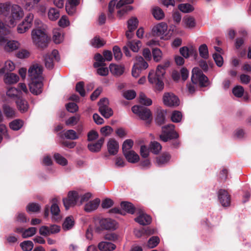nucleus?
I'll list each match as a JSON object with an SVG mask.
<instances>
[{
	"label": "nucleus",
	"instance_id": "nucleus-48",
	"mask_svg": "<svg viewBox=\"0 0 251 251\" xmlns=\"http://www.w3.org/2000/svg\"><path fill=\"white\" fill-rule=\"evenodd\" d=\"M30 51L25 49H22L18 50L16 53V56L19 59H26L29 57Z\"/></svg>",
	"mask_w": 251,
	"mask_h": 251
},
{
	"label": "nucleus",
	"instance_id": "nucleus-1",
	"mask_svg": "<svg viewBox=\"0 0 251 251\" xmlns=\"http://www.w3.org/2000/svg\"><path fill=\"white\" fill-rule=\"evenodd\" d=\"M169 65L170 62L167 61L164 65H159L155 72L154 71H151L149 74V82L154 85L157 90L161 91L164 88L163 77L165 73V69Z\"/></svg>",
	"mask_w": 251,
	"mask_h": 251
},
{
	"label": "nucleus",
	"instance_id": "nucleus-33",
	"mask_svg": "<svg viewBox=\"0 0 251 251\" xmlns=\"http://www.w3.org/2000/svg\"><path fill=\"white\" fill-rule=\"evenodd\" d=\"M80 134L81 131L79 129L77 130V132L73 129H69L64 133L66 138L73 140L78 139Z\"/></svg>",
	"mask_w": 251,
	"mask_h": 251
},
{
	"label": "nucleus",
	"instance_id": "nucleus-62",
	"mask_svg": "<svg viewBox=\"0 0 251 251\" xmlns=\"http://www.w3.org/2000/svg\"><path fill=\"white\" fill-rule=\"evenodd\" d=\"M182 115L181 113L178 111H174L171 116V120L174 123L180 122L181 120Z\"/></svg>",
	"mask_w": 251,
	"mask_h": 251
},
{
	"label": "nucleus",
	"instance_id": "nucleus-60",
	"mask_svg": "<svg viewBox=\"0 0 251 251\" xmlns=\"http://www.w3.org/2000/svg\"><path fill=\"white\" fill-rule=\"evenodd\" d=\"M70 24L69 20L67 16H62L58 21V25L63 28L68 26Z\"/></svg>",
	"mask_w": 251,
	"mask_h": 251
},
{
	"label": "nucleus",
	"instance_id": "nucleus-11",
	"mask_svg": "<svg viewBox=\"0 0 251 251\" xmlns=\"http://www.w3.org/2000/svg\"><path fill=\"white\" fill-rule=\"evenodd\" d=\"M43 68L39 64H34L28 69V76L30 80H42Z\"/></svg>",
	"mask_w": 251,
	"mask_h": 251
},
{
	"label": "nucleus",
	"instance_id": "nucleus-55",
	"mask_svg": "<svg viewBox=\"0 0 251 251\" xmlns=\"http://www.w3.org/2000/svg\"><path fill=\"white\" fill-rule=\"evenodd\" d=\"M36 232V228L34 227H31L28 229H25L22 234V237L24 238H27L33 236Z\"/></svg>",
	"mask_w": 251,
	"mask_h": 251
},
{
	"label": "nucleus",
	"instance_id": "nucleus-37",
	"mask_svg": "<svg viewBox=\"0 0 251 251\" xmlns=\"http://www.w3.org/2000/svg\"><path fill=\"white\" fill-rule=\"evenodd\" d=\"M104 142V139L101 138L95 144H90L88 145L89 150L92 152L99 151Z\"/></svg>",
	"mask_w": 251,
	"mask_h": 251
},
{
	"label": "nucleus",
	"instance_id": "nucleus-26",
	"mask_svg": "<svg viewBox=\"0 0 251 251\" xmlns=\"http://www.w3.org/2000/svg\"><path fill=\"white\" fill-rule=\"evenodd\" d=\"M110 72L115 76H119L121 75L125 71V67L122 65L111 64L109 66Z\"/></svg>",
	"mask_w": 251,
	"mask_h": 251
},
{
	"label": "nucleus",
	"instance_id": "nucleus-36",
	"mask_svg": "<svg viewBox=\"0 0 251 251\" xmlns=\"http://www.w3.org/2000/svg\"><path fill=\"white\" fill-rule=\"evenodd\" d=\"M121 206L123 209L132 214L136 213V210L139 209L135 208L131 203L126 201L121 202Z\"/></svg>",
	"mask_w": 251,
	"mask_h": 251
},
{
	"label": "nucleus",
	"instance_id": "nucleus-52",
	"mask_svg": "<svg viewBox=\"0 0 251 251\" xmlns=\"http://www.w3.org/2000/svg\"><path fill=\"white\" fill-rule=\"evenodd\" d=\"M33 246V242L29 240L25 241L20 244V247L23 251H31Z\"/></svg>",
	"mask_w": 251,
	"mask_h": 251
},
{
	"label": "nucleus",
	"instance_id": "nucleus-50",
	"mask_svg": "<svg viewBox=\"0 0 251 251\" xmlns=\"http://www.w3.org/2000/svg\"><path fill=\"white\" fill-rule=\"evenodd\" d=\"M41 206L37 203H30L26 207V211L28 212H38L40 210Z\"/></svg>",
	"mask_w": 251,
	"mask_h": 251
},
{
	"label": "nucleus",
	"instance_id": "nucleus-9",
	"mask_svg": "<svg viewBox=\"0 0 251 251\" xmlns=\"http://www.w3.org/2000/svg\"><path fill=\"white\" fill-rule=\"evenodd\" d=\"M33 19V14L28 13L25 19L18 25L17 32L19 33L22 34L27 31L31 27Z\"/></svg>",
	"mask_w": 251,
	"mask_h": 251
},
{
	"label": "nucleus",
	"instance_id": "nucleus-17",
	"mask_svg": "<svg viewBox=\"0 0 251 251\" xmlns=\"http://www.w3.org/2000/svg\"><path fill=\"white\" fill-rule=\"evenodd\" d=\"M136 213L138 215L135 219V221L141 225H149L151 222V218L148 215L146 214L141 209L136 210Z\"/></svg>",
	"mask_w": 251,
	"mask_h": 251
},
{
	"label": "nucleus",
	"instance_id": "nucleus-22",
	"mask_svg": "<svg viewBox=\"0 0 251 251\" xmlns=\"http://www.w3.org/2000/svg\"><path fill=\"white\" fill-rule=\"evenodd\" d=\"M57 200L56 198H54L52 200V204L50 207V211L52 215V219L55 221H59L61 219L60 216V210L57 204Z\"/></svg>",
	"mask_w": 251,
	"mask_h": 251
},
{
	"label": "nucleus",
	"instance_id": "nucleus-54",
	"mask_svg": "<svg viewBox=\"0 0 251 251\" xmlns=\"http://www.w3.org/2000/svg\"><path fill=\"white\" fill-rule=\"evenodd\" d=\"M136 65L141 69H146L148 67V63L141 56L137 57L135 60Z\"/></svg>",
	"mask_w": 251,
	"mask_h": 251
},
{
	"label": "nucleus",
	"instance_id": "nucleus-32",
	"mask_svg": "<svg viewBox=\"0 0 251 251\" xmlns=\"http://www.w3.org/2000/svg\"><path fill=\"white\" fill-rule=\"evenodd\" d=\"M117 9V16L121 19L128 12L131 11L133 9V7L132 6L129 5L128 4H124L122 7L120 8H117L116 5L115 6V8Z\"/></svg>",
	"mask_w": 251,
	"mask_h": 251
},
{
	"label": "nucleus",
	"instance_id": "nucleus-19",
	"mask_svg": "<svg viewBox=\"0 0 251 251\" xmlns=\"http://www.w3.org/2000/svg\"><path fill=\"white\" fill-rule=\"evenodd\" d=\"M218 199L223 206L227 207L230 205L231 199L228 192L224 189H220L218 193Z\"/></svg>",
	"mask_w": 251,
	"mask_h": 251
},
{
	"label": "nucleus",
	"instance_id": "nucleus-59",
	"mask_svg": "<svg viewBox=\"0 0 251 251\" xmlns=\"http://www.w3.org/2000/svg\"><path fill=\"white\" fill-rule=\"evenodd\" d=\"M161 145L157 142H151L150 145V149L151 152L155 154L158 153L161 150Z\"/></svg>",
	"mask_w": 251,
	"mask_h": 251
},
{
	"label": "nucleus",
	"instance_id": "nucleus-3",
	"mask_svg": "<svg viewBox=\"0 0 251 251\" xmlns=\"http://www.w3.org/2000/svg\"><path fill=\"white\" fill-rule=\"evenodd\" d=\"M10 10V15L9 14L5 22L8 26L13 27L17 21L24 17V12L22 8L17 4H11Z\"/></svg>",
	"mask_w": 251,
	"mask_h": 251
},
{
	"label": "nucleus",
	"instance_id": "nucleus-7",
	"mask_svg": "<svg viewBox=\"0 0 251 251\" xmlns=\"http://www.w3.org/2000/svg\"><path fill=\"white\" fill-rule=\"evenodd\" d=\"M168 25L164 22H161L155 25L152 29L153 34L154 35L160 36L161 39L168 40L170 39L172 34L167 33Z\"/></svg>",
	"mask_w": 251,
	"mask_h": 251
},
{
	"label": "nucleus",
	"instance_id": "nucleus-28",
	"mask_svg": "<svg viewBox=\"0 0 251 251\" xmlns=\"http://www.w3.org/2000/svg\"><path fill=\"white\" fill-rule=\"evenodd\" d=\"M100 200L96 199L87 202L84 206V210L87 212H91L97 209L100 204Z\"/></svg>",
	"mask_w": 251,
	"mask_h": 251
},
{
	"label": "nucleus",
	"instance_id": "nucleus-16",
	"mask_svg": "<svg viewBox=\"0 0 251 251\" xmlns=\"http://www.w3.org/2000/svg\"><path fill=\"white\" fill-rule=\"evenodd\" d=\"M54 59L56 61L59 60L58 51L56 50H53L51 53L47 54L45 56L44 62L47 68L49 69L53 68L54 66Z\"/></svg>",
	"mask_w": 251,
	"mask_h": 251
},
{
	"label": "nucleus",
	"instance_id": "nucleus-31",
	"mask_svg": "<svg viewBox=\"0 0 251 251\" xmlns=\"http://www.w3.org/2000/svg\"><path fill=\"white\" fill-rule=\"evenodd\" d=\"M17 108L22 113H25L26 112L29 108L28 102L22 98H18L16 100Z\"/></svg>",
	"mask_w": 251,
	"mask_h": 251
},
{
	"label": "nucleus",
	"instance_id": "nucleus-5",
	"mask_svg": "<svg viewBox=\"0 0 251 251\" xmlns=\"http://www.w3.org/2000/svg\"><path fill=\"white\" fill-rule=\"evenodd\" d=\"M0 46L6 52H12L21 46V44L17 41L8 40L4 36H0Z\"/></svg>",
	"mask_w": 251,
	"mask_h": 251
},
{
	"label": "nucleus",
	"instance_id": "nucleus-27",
	"mask_svg": "<svg viewBox=\"0 0 251 251\" xmlns=\"http://www.w3.org/2000/svg\"><path fill=\"white\" fill-rule=\"evenodd\" d=\"M127 161L131 163H136L139 161V155L134 151H130L123 153Z\"/></svg>",
	"mask_w": 251,
	"mask_h": 251
},
{
	"label": "nucleus",
	"instance_id": "nucleus-6",
	"mask_svg": "<svg viewBox=\"0 0 251 251\" xmlns=\"http://www.w3.org/2000/svg\"><path fill=\"white\" fill-rule=\"evenodd\" d=\"M175 126L169 124L162 127V132L160 135L161 140L167 142L168 140L177 138L178 137V133L175 131Z\"/></svg>",
	"mask_w": 251,
	"mask_h": 251
},
{
	"label": "nucleus",
	"instance_id": "nucleus-15",
	"mask_svg": "<svg viewBox=\"0 0 251 251\" xmlns=\"http://www.w3.org/2000/svg\"><path fill=\"white\" fill-rule=\"evenodd\" d=\"M100 226L96 227V231L100 232L103 229H114L116 228V222L111 219H102L99 221Z\"/></svg>",
	"mask_w": 251,
	"mask_h": 251
},
{
	"label": "nucleus",
	"instance_id": "nucleus-13",
	"mask_svg": "<svg viewBox=\"0 0 251 251\" xmlns=\"http://www.w3.org/2000/svg\"><path fill=\"white\" fill-rule=\"evenodd\" d=\"M163 101L165 105L170 107H176L179 104L178 97L172 93H165L163 97Z\"/></svg>",
	"mask_w": 251,
	"mask_h": 251
},
{
	"label": "nucleus",
	"instance_id": "nucleus-35",
	"mask_svg": "<svg viewBox=\"0 0 251 251\" xmlns=\"http://www.w3.org/2000/svg\"><path fill=\"white\" fill-rule=\"evenodd\" d=\"M75 225V220L73 217L70 216L66 217L62 225V228L64 230H68L73 228Z\"/></svg>",
	"mask_w": 251,
	"mask_h": 251
},
{
	"label": "nucleus",
	"instance_id": "nucleus-46",
	"mask_svg": "<svg viewBox=\"0 0 251 251\" xmlns=\"http://www.w3.org/2000/svg\"><path fill=\"white\" fill-rule=\"evenodd\" d=\"M200 55L203 59H206L209 57V52L206 44H202L199 48Z\"/></svg>",
	"mask_w": 251,
	"mask_h": 251
},
{
	"label": "nucleus",
	"instance_id": "nucleus-41",
	"mask_svg": "<svg viewBox=\"0 0 251 251\" xmlns=\"http://www.w3.org/2000/svg\"><path fill=\"white\" fill-rule=\"evenodd\" d=\"M1 70L2 71V74L5 72H11L15 68V65L14 62L11 60H7L5 62L4 66L0 67Z\"/></svg>",
	"mask_w": 251,
	"mask_h": 251
},
{
	"label": "nucleus",
	"instance_id": "nucleus-8",
	"mask_svg": "<svg viewBox=\"0 0 251 251\" xmlns=\"http://www.w3.org/2000/svg\"><path fill=\"white\" fill-rule=\"evenodd\" d=\"M79 196L80 194L77 191L69 192L67 197L63 199V202L66 209H68L70 207L77 204L79 199Z\"/></svg>",
	"mask_w": 251,
	"mask_h": 251
},
{
	"label": "nucleus",
	"instance_id": "nucleus-53",
	"mask_svg": "<svg viewBox=\"0 0 251 251\" xmlns=\"http://www.w3.org/2000/svg\"><path fill=\"white\" fill-rule=\"evenodd\" d=\"M138 20L136 17H132L127 21V28L129 30H134L138 26Z\"/></svg>",
	"mask_w": 251,
	"mask_h": 251
},
{
	"label": "nucleus",
	"instance_id": "nucleus-23",
	"mask_svg": "<svg viewBox=\"0 0 251 251\" xmlns=\"http://www.w3.org/2000/svg\"><path fill=\"white\" fill-rule=\"evenodd\" d=\"M107 147L108 152L111 155H115L117 154L119 148L118 142L113 138H111L109 140Z\"/></svg>",
	"mask_w": 251,
	"mask_h": 251
},
{
	"label": "nucleus",
	"instance_id": "nucleus-38",
	"mask_svg": "<svg viewBox=\"0 0 251 251\" xmlns=\"http://www.w3.org/2000/svg\"><path fill=\"white\" fill-rule=\"evenodd\" d=\"M7 96L15 100H18V98H20L21 92L20 91L14 87H11L9 88L7 92Z\"/></svg>",
	"mask_w": 251,
	"mask_h": 251
},
{
	"label": "nucleus",
	"instance_id": "nucleus-49",
	"mask_svg": "<svg viewBox=\"0 0 251 251\" xmlns=\"http://www.w3.org/2000/svg\"><path fill=\"white\" fill-rule=\"evenodd\" d=\"M139 102L142 104L149 106L152 104V100L151 99L148 98L143 92L139 94Z\"/></svg>",
	"mask_w": 251,
	"mask_h": 251
},
{
	"label": "nucleus",
	"instance_id": "nucleus-20",
	"mask_svg": "<svg viewBox=\"0 0 251 251\" xmlns=\"http://www.w3.org/2000/svg\"><path fill=\"white\" fill-rule=\"evenodd\" d=\"M180 54L185 58H187L190 56H193L196 59L198 56L197 49L193 46L189 47H183L179 50Z\"/></svg>",
	"mask_w": 251,
	"mask_h": 251
},
{
	"label": "nucleus",
	"instance_id": "nucleus-64",
	"mask_svg": "<svg viewBox=\"0 0 251 251\" xmlns=\"http://www.w3.org/2000/svg\"><path fill=\"white\" fill-rule=\"evenodd\" d=\"M36 11L41 15H44L46 12L47 7L45 4L39 3L35 7Z\"/></svg>",
	"mask_w": 251,
	"mask_h": 251
},
{
	"label": "nucleus",
	"instance_id": "nucleus-42",
	"mask_svg": "<svg viewBox=\"0 0 251 251\" xmlns=\"http://www.w3.org/2000/svg\"><path fill=\"white\" fill-rule=\"evenodd\" d=\"M4 114L7 117L13 118L16 116V110L8 105L5 104L3 107Z\"/></svg>",
	"mask_w": 251,
	"mask_h": 251
},
{
	"label": "nucleus",
	"instance_id": "nucleus-58",
	"mask_svg": "<svg viewBox=\"0 0 251 251\" xmlns=\"http://www.w3.org/2000/svg\"><path fill=\"white\" fill-rule=\"evenodd\" d=\"M54 158L56 162L60 165L65 166L68 163L67 159L59 153L55 154Z\"/></svg>",
	"mask_w": 251,
	"mask_h": 251
},
{
	"label": "nucleus",
	"instance_id": "nucleus-44",
	"mask_svg": "<svg viewBox=\"0 0 251 251\" xmlns=\"http://www.w3.org/2000/svg\"><path fill=\"white\" fill-rule=\"evenodd\" d=\"M24 125V121L20 119H16L9 123L10 128L13 130H19Z\"/></svg>",
	"mask_w": 251,
	"mask_h": 251
},
{
	"label": "nucleus",
	"instance_id": "nucleus-4",
	"mask_svg": "<svg viewBox=\"0 0 251 251\" xmlns=\"http://www.w3.org/2000/svg\"><path fill=\"white\" fill-rule=\"evenodd\" d=\"M191 80L193 83L199 85L200 87H206L209 84L207 77L198 67L192 70Z\"/></svg>",
	"mask_w": 251,
	"mask_h": 251
},
{
	"label": "nucleus",
	"instance_id": "nucleus-43",
	"mask_svg": "<svg viewBox=\"0 0 251 251\" xmlns=\"http://www.w3.org/2000/svg\"><path fill=\"white\" fill-rule=\"evenodd\" d=\"M53 33L52 38L55 44H60L63 41L64 36L61 31L56 29L53 31Z\"/></svg>",
	"mask_w": 251,
	"mask_h": 251
},
{
	"label": "nucleus",
	"instance_id": "nucleus-51",
	"mask_svg": "<svg viewBox=\"0 0 251 251\" xmlns=\"http://www.w3.org/2000/svg\"><path fill=\"white\" fill-rule=\"evenodd\" d=\"M133 145V142L131 139L125 140L123 144L122 150L123 153L132 151L131 149Z\"/></svg>",
	"mask_w": 251,
	"mask_h": 251
},
{
	"label": "nucleus",
	"instance_id": "nucleus-57",
	"mask_svg": "<svg viewBox=\"0 0 251 251\" xmlns=\"http://www.w3.org/2000/svg\"><path fill=\"white\" fill-rule=\"evenodd\" d=\"M91 44L92 46L96 48H100L105 44L103 40L100 38L98 37H96L93 39L91 41Z\"/></svg>",
	"mask_w": 251,
	"mask_h": 251
},
{
	"label": "nucleus",
	"instance_id": "nucleus-12",
	"mask_svg": "<svg viewBox=\"0 0 251 251\" xmlns=\"http://www.w3.org/2000/svg\"><path fill=\"white\" fill-rule=\"evenodd\" d=\"M108 104L109 100L107 98L101 99L99 102V111L104 118L107 119L113 115L112 110L109 107Z\"/></svg>",
	"mask_w": 251,
	"mask_h": 251
},
{
	"label": "nucleus",
	"instance_id": "nucleus-18",
	"mask_svg": "<svg viewBox=\"0 0 251 251\" xmlns=\"http://www.w3.org/2000/svg\"><path fill=\"white\" fill-rule=\"evenodd\" d=\"M142 44L140 41L133 40L131 41H128L126 46L123 47V50L126 56H131V54L128 49V47H129L133 51L138 52Z\"/></svg>",
	"mask_w": 251,
	"mask_h": 251
},
{
	"label": "nucleus",
	"instance_id": "nucleus-14",
	"mask_svg": "<svg viewBox=\"0 0 251 251\" xmlns=\"http://www.w3.org/2000/svg\"><path fill=\"white\" fill-rule=\"evenodd\" d=\"M134 0H120L117 1V0H111L108 5V17L112 18L113 17V13L115 10V6L116 5L117 8L122 7L124 4H130L133 3Z\"/></svg>",
	"mask_w": 251,
	"mask_h": 251
},
{
	"label": "nucleus",
	"instance_id": "nucleus-25",
	"mask_svg": "<svg viewBox=\"0 0 251 251\" xmlns=\"http://www.w3.org/2000/svg\"><path fill=\"white\" fill-rule=\"evenodd\" d=\"M79 4V0H68L66 3V10L69 15H73L76 11V6Z\"/></svg>",
	"mask_w": 251,
	"mask_h": 251
},
{
	"label": "nucleus",
	"instance_id": "nucleus-39",
	"mask_svg": "<svg viewBox=\"0 0 251 251\" xmlns=\"http://www.w3.org/2000/svg\"><path fill=\"white\" fill-rule=\"evenodd\" d=\"M48 16L50 20L56 21L60 16L59 11L55 8H50L48 11Z\"/></svg>",
	"mask_w": 251,
	"mask_h": 251
},
{
	"label": "nucleus",
	"instance_id": "nucleus-61",
	"mask_svg": "<svg viewBox=\"0 0 251 251\" xmlns=\"http://www.w3.org/2000/svg\"><path fill=\"white\" fill-rule=\"evenodd\" d=\"M244 89L241 86H236L233 88L232 93L234 95L238 98L241 97L244 94Z\"/></svg>",
	"mask_w": 251,
	"mask_h": 251
},
{
	"label": "nucleus",
	"instance_id": "nucleus-34",
	"mask_svg": "<svg viewBox=\"0 0 251 251\" xmlns=\"http://www.w3.org/2000/svg\"><path fill=\"white\" fill-rule=\"evenodd\" d=\"M19 80L18 75L14 73H8L4 77V82L6 84H11L17 83Z\"/></svg>",
	"mask_w": 251,
	"mask_h": 251
},
{
	"label": "nucleus",
	"instance_id": "nucleus-40",
	"mask_svg": "<svg viewBox=\"0 0 251 251\" xmlns=\"http://www.w3.org/2000/svg\"><path fill=\"white\" fill-rule=\"evenodd\" d=\"M170 159V155L169 154H163L156 158V164L158 166H162L167 163Z\"/></svg>",
	"mask_w": 251,
	"mask_h": 251
},
{
	"label": "nucleus",
	"instance_id": "nucleus-2",
	"mask_svg": "<svg viewBox=\"0 0 251 251\" xmlns=\"http://www.w3.org/2000/svg\"><path fill=\"white\" fill-rule=\"evenodd\" d=\"M32 43L40 48H44L48 46V37L44 29L35 28L31 33Z\"/></svg>",
	"mask_w": 251,
	"mask_h": 251
},
{
	"label": "nucleus",
	"instance_id": "nucleus-56",
	"mask_svg": "<svg viewBox=\"0 0 251 251\" xmlns=\"http://www.w3.org/2000/svg\"><path fill=\"white\" fill-rule=\"evenodd\" d=\"M165 114L164 111L160 110L157 112L155 119L156 123L159 125L164 123L165 120Z\"/></svg>",
	"mask_w": 251,
	"mask_h": 251
},
{
	"label": "nucleus",
	"instance_id": "nucleus-29",
	"mask_svg": "<svg viewBox=\"0 0 251 251\" xmlns=\"http://www.w3.org/2000/svg\"><path fill=\"white\" fill-rule=\"evenodd\" d=\"M98 248L100 251H112L116 246L111 242L102 241L99 244Z\"/></svg>",
	"mask_w": 251,
	"mask_h": 251
},
{
	"label": "nucleus",
	"instance_id": "nucleus-10",
	"mask_svg": "<svg viewBox=\"0 0 251 251\" xmlns=\"http://www.w3.org/2000/svg\"><path fill=\"white\" fill-rule=\"evenodd\" d=\"M132 112L137 115L142 120L147 121L149 122L151 119V111L145 107L139 105H134L132 107Z\"/></svg>",
	"mask_w": 251,
	"mask_h": 251
},
{
	"label": "nucleus",
	"instance_id": "nucleus-45",
	"mask_svg": "<svg viewBox=\"0 0 251 251\" xmlns=\"http://www.w3.org/2000/svg\"><path fill=\"white\" fill-rule=\"evenodd\" d=\"M152 14L156 20H161L164 16L165 14L163 10L159 7H154L152 8Z\"/></svg>",
	"mask_w": 251,
	"mask_h": 251
},
{
	"label": "nucleus",
	"instance_id": "nucleus-30",
	"mask_svg": "<svg viewBox=\"0 0 251 251\" xmlns=\"http://www.w3.org/2000/svg\"><path fill=\"white\" fill-rule=\"evenodd\" d=\"M182 23L185 27L189 28H194L196 25L195 19L191 16H185L183 19Z\"/></svg>",
	"mask_w": 251,
	"mask_h": 251
},
{
	"label": "nucleus",
	"instance_id": "nucleus-47",
	"mask_svg": "<svg viewBox=\"0 0 251 251\" xmlns=\"http://www.w3.org/2000/svg\"><path fill=\"white\" fill-rule=\"evenodd\" d=\"M178 8L183 13H187L192 12L194 8L189 3H182L179 4Z\"/></svg>",
	"mask_w": 251,
	"mask_h": 251
},
{
	"label": "nucleus",
	"instance_id": "nucleus-21",
	"mask_svg": "<svg viewBox=\"0 0 251 251\" xmlns=\"http://www.w3.org/2000/svg\"><path fill=\"white\" fill-rule=\"evenodd\" d=\"M42 80H30L29 87L30 91L34 95H39L42 91Z\"/></svg>",
	"mask_w": 251,
	"mask_h": 251
},
{
	"label": "nucleus",
	"instance_id": "nucleus-24",
	"mask_svg": "<svg viewBox=\"0 0 251 251\" xmlns=\"http://www.w3.org/2000/svg\"><path fill=\"white\" fill-rule=\"evenodd\" d=\"M11 7V2L6 1L0 2V16L4 17L5 20L9 14Z\"/></svg>",
	"mask_w": 251,
	"mask_h": 251
},
{
	"label": "nucleus",
	"instance_id": "nucleus-63",
	"mask_svg": "<svg viewBox=\"0 0 251 251\" xmlns=\"http://www.w3.org/2000/svg\"><path fill=\"white\" fill-rule=\"evenodd\" d=\"M159 241V238L157 236H152L149 239L148 243V246L150 248H153L157 246Z\"/></svg>",
	"mask_w": 251,
	"mask_h": 251
}]
</instances>
